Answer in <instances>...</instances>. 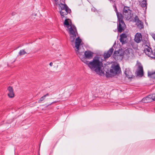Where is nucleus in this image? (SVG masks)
Returning a JSON list of instances; mask_svg holds the SVG:
<instances>
[{
  "mask_svg": "<svg viewBox=\"0 0 155 155\" xmlns=\"http://www.w3.org/2000/svg\"><path fill=\"white\" fill-rule=\"evenodd\" d=\"M92 71H94L99 75L104 74V70L102 62L100 61L98 57L94 58L92 61L86 64Z\"/></svg>",
  "mask_w": 155,
  "mask_h": 155,
  "instance_id": "nucleus-1",
  "label": "nucleus"
},
{
  "mask_svg": "<svg viewBox=\"0 0 155 155\" xmlns=\"http://www.w3.org/2000/svg\"><path fill=\"white\" fill-rule=\"evenodd\" d=\"M113 7L114 9V11L116 12L117 18V31L118 32L121 33L126 28V25L123 20V17L121 13L118 12L115 4L113 5Z\"/></svg>",
  "mask_w": 155,
  "mask_h": 155,
  "instance_id": "nucleus-2",
  "label": "nucleus"
},
{
  "mask_svg": "<svg viewBox=\"0 0 155 155\" xmlns=\"http://www.w3.org/2000/svg\"><path fill=\"white\" fill-rule=\"evenodd\" d=\"M106 72V76L107 77H111L112 76H114L119 74L121 72L119 64L116 65H113L111 66L109 71L108 69Z\"/></svg>",
  "mask_w": 155,
  "mask_h": 155,
  "instance_id": "nucleus-3",
  "label": "nucleus"
},
{
  "mask_svg": "<svg viewBox=\"0 0 155 155\" xmlns=\"http://www.w3.org/2000/svg\"><path fill=\"white\" fill-rule=\"evenodd\" d=\"M67 29L70 36V40L73 43L75 39L77 38L76 35L78 34V32L76 28L74 25H73Z\"/></svg>",
  "mask_w": 155,
  "mask_h": 155,
  "instance_id": "nucleus-4",
  "label": "nucleus"
},
{
  "mask_svg": "<svg viewBox=\"0 0 155 155\" xmlns=\"http://www.w3.org/2000/svg\"><path fill=\"white\" fill-rule=\"evenodd\" d=\"M131 10L130 9V7L124 6L123 10L122 16L127 20H129L132 17V14H131Z\"/></svg>",
  "mask_w": 155,
  "mask_h": 155,
  "instance_id": "nucleus-5",
  "label": "nucleus"
},
{
  "mask_svg": "<svg viewBox=\"0 0 155 155\" xmlns=\"http://www.w3.org/2000/svg\"><path fill=\"white\" fill-rule=\"evenodd\" d=\"M81 42V39L79 37H78L75 40V41L74 42L75 47L76 48V50H75V51L81 60V58L84 57V55H83V52H80L79 51V46L80 45Z\"/></svg>",
  "mask_w": 155,
  "mask_h": 155,
  "instance_id": "nucleus-6",
  "label": "nucleus"
},
{
  "mask_svg": "<svg viewBox=\"0 0 155 155\" xmlns=\"http://www.w3.org/2000/svg\"><path fill=\"white\" fill-rule=\"evenodd\" d=\"M93 53L90 51H87L84 52V57L81 58V61L87 64L89 61L87 60V59H90L92 58Z\"/></svg>",
  "mask_w": 155,
  "mask_h": 155,
  "instance_id": "nucleus-7",
  "label": "nucleus"
},
{
  "mask_svg": "<svg viewBox=\"0 0 155 155\" xmlns=\"http://www.w3.org/2000/svg\"><path fill=\"white\" fill-rule=\"evenodd\" d=\"M153 101H155V94L149 95L142 100V101L144 103L151 102Z\"/></svg>",
  "mask_w": 155,
  "mask_h": 155,
  "instance_id": "nucleus-8",
  "label": "nucleus"
},
{
  "mask_svg": "<svg viewBox=\"0 0 155 155\" xmlns=\"http://www.w3.org/2000/svg\"><path fill=\"white\" fill-rule=\"evenodd\" d=\"M59 9L61 18L63 20L64 17L67 18L66 17H65V15H67L68 13H70L71 12V9L68 7H67V8L62 10H60V8H59Z\"/></svg>",
  "mask_w": 155,
  "mask_h": 155,
  "instance_id": "nucleus-9",
  "label": "nucleus"
},
{
  "mask_svg": "<svg viewBox=\"0 0 155 155\" xmlns=\"http://www.w3.org/2000/svg\"><path fill=\"white\" fill-rule=\"evenodd\" d=\"M114 51L113 47L110 48L106 53H104V59H107L110 57Z\"/></svg>",
  "mask_w": 155,
  "mask_h": 155,
  "instance_id": "nucleus-10",
  "label": "nucleus"
},
{
  "mask_svg": "<svg viewBox=\"0 0 155 155\" xmlns=\"http://www.w3.org/2000/svg\"><path fill=\"white\" fill-rule=\"evenodd\" d=\"M137 76H142L143 74V67L141 65L138 66L137 70Z\"/></svg>",
  "mask_w": 155,
  "mask_h": 155,
  "instance_id": "nucleus-11",
  "label": "nucleus"
},
{
  "mask_svg": "<svg viewBox=\"0 0 155 155\" xmlns=\"http://www.w3.org/2000/svg\"><path fill=\"white\" fill-rule=\"evenodd\" d=\"M142 40V36L141 33H137L135 36V41L137 43H139Z\"/></svg>",
  "mask_w": 155,
  "mask_h": 155,
  "instance_id": "nucleus-12",
  "label": "nucleus"
},
{
  "mask_svg": "<svg viewBox=\"0 0 155 155\" xmlns=\"http://www.w3.org/2000/svg\"><path fill=\"white\" fill-rule=\"evenodd\" d=\"M124 73L126 76L129 78H132V73L130 70L129 68H126L125 69Z\"/></svg>",
  "mask_w": 155,
  "mask_h": 155,
  "instance_id": "nucleus-13",
  "label": "nucleus"
},
{
  "mask_svg": "<svg viewBox=\"0 0 155 155\" xmlns=\"http://www.w3.org/2000/svg\"><path fill=\"white\" fill-rule=\"evenodd\" d=\"M8 96L10 98H13L14 97V94L12 87L9 86L8 88Z\"/></svg>",
  "mask_w": 155,
  "mask_h": 155,
  "instance_id": "nucleus-14",
  "label": "nucleus"
},
{
  "mask_svg": "<svg viewBox=\"0 0 155 155\" xmlns=\"http://www.w3.org/2000/svg\"><path fill=\"white\" fill-rule=\"evenodd\" d=\"M70 23H71V21L70 19L69 18H66L64 20V25L65 27L67 28H69L71 26H72Z\"/></svg>",
  "mask_w": 155,
  "mask_h": 155,
  "instance_id": "nucleus-15",
  "label": "nucleus"
},
{
  "mask_svg": "<svg viewBox=\"0 0 155 155\" xmlns=\"http://www.w3.org/2000/svg\"><path fill=\"white\" fill-rule=\"evenodd\" d=\"M113 56L115 60H118L120 58L121 54L120 53L119 51H115L114 52Z\"/></svg>",
  "mask_w": 155,
  "mask_h": 155,
  "instance_id": "nucleus-16",
  "label": "nucleus"
},
{
  "mask_svg": "<svg viewBox=\"0 0 155 155\" xmlns=\"http://www.w3.org/2000/svg\"><path fill=\"white\" fill-rule=\"evenodd\" d=\"M137 26L138 28L141 29L143 28V23L140 21L137 22Z\"/></svg>",
  "mask_w": 155,
  "mask_h": 155,
  "instance_id": "nucleus-17",
  "label": "nucleus"
},
{
  "mask_svg": "<svg viewBox=\"0 0 155 155\" xmlns=\"http://www.w3.org/2000/svg\"><path fill=\"white\" fill-rule=\"evenodd\" d=\"M58 5L59 6V8H60V10L64 9L67 8V7H68L65 4H64L61 3H60V4H58Z\"/></svg>",
  "mask_w": 155,
  "mask_h": 155,
  "instance_id": "nucleus-18",
  "label": "nucleus"
},
{
  "mask_svg": "<svg viewBox=\"0 0 155 155\" xmlns=\"http://www.w3.org/2000/svg\"><path fill=\"white\" fill-rule=\"evenodd\" d=\"M151 51H152L151 48L148 47L144 49V52L147 55H148L150 53Z\"/></svg>",
  "mask_w": 155,
  "mask_h": 155,
  "instance_id": "nucleus-19",
  "label": "nucleus"
},
{
  "mask_svg": "<svg viewBox=\"0 0 155 155\" xmlns=\"http://www.w3.org/2000/svg\"><path fill=\"white\" fill-rule=\"evenodd\" d=\"M148 75L152 77L155 78V71L148 72Z\"/></svg>",
  "mask_w": 155,
  "mask_h": 155,
  "instance_id": "nucleus-20",
  "label": "nucleus"
},
{
  "mask_svg": "<svg viewBox=\"0 0 155 155\" xmlns=\"http://www.w3.org/2000/svg\"><path fill=\"white\" fill-rule=\"evenodd\" d=\"M148 56L151 58H153L154 59H155V52H154V53L152 51H151L150 53L148 55Z\"/></svg>",
  "mask_w": 155,
  "mask_h": 155,
  "instance_id": "nucleus-21",
  "label": "nucleus"
},
{
  "mask_svg": "<svg viewBox=\"0 0 155 155\" xmlns=\"http://www.w3.org/2000/svg\"><path fill=\"white\" fill-rule=\"evenodd\" d=\"M147 0H143L141 4V6L143 8L146 7Z\"/></svg>",
  "mask_w": 155,
  "mask_h": 155,
  "instance_id": "nucleus-22",
  "label": "nucleus"
},
{
  "mask_svg": "<svg viewBox=\"0 0 155 155\" xmlns=\"http://www.w3.org/2000/svg\"><path fill=\"white\" fill-rule=\"evenodd\" d=\"M49 95V94L48 93H47L45 95H44L43 96L41 97L39 101V102H41L43 101L45 98V97L48 96Z\"/></svg>",
  "mask_w": 155,
  "mask_h": 155,
  "instance_id": "nucleus-23",
  "label": "nucleus"
},
{
  "mask_svg": "<svg viewBox=\"0 0 155 155\" xmlns=\"http://www.w3.org/2000/svg\"><path fill=\"white\" fill-rule=\"evenodd\" d=\"M26 54H27V53L23 49L21 50L19 53V55H23Z\"/></svg>",
  "mask_w": 155,
  "mask_h": 155,
  "instance_id": "nucleus-24",
  "label": "nucleus"
},
{
  "mask_svg": "<svg viewBox=\"0 0 155 155\" xmlns=\"http://www.w3.org/2000/svg\"><path fill=\"white\" fill-rule=\"evenodd\" d=\"M134 21L135 22H137V21H140L137 16L136 15L134 18Z\"/></svg>",
  "mask_w": 155,
  "mask_h": 155,
  "instance_id": "nucleus-25",
  "label": "nucleus"
},
{
  "mask_svg": "<svg viewBox=\"0 0 155 155\" xmlns=\"http://www.w3.org/2000/svg\"><path fill=\"white\" fill-rule=\"evenodd\" d=\"M120 38H127V36L125 34V33H122L120 35Z\"/></svg>",
  "mask_w": 155,
  "mask_h": 155,
  "instance_id": "nucleus-26",
  "label": "nucleus"
},
{
  "mask_svg": "<svg viewBox=\"0 0 155 155\" xmlns=\"http://www.w3.org/2000/svg\"><path fill=\"white\" fill-rule=\"evenodd\" d=\"M124 38H120V41L122 43V44H123V43H124L125 41H124Z\"/></svg>",
  "mask_w": 155,
  "mask_h": 155,
  "instance_id": "nucleus-27",
  "label": "nucleus"
},
{
  "mask_svg": "<svg viewBox=\"0 0 155 155\" xmlns=\"http://www.w3.org/2000/svg\"><path fill=\"white\" fill-rule=\"evenodd\" d=\"M151 35L152 36V38L155 41V33H152L151 34Z\"/></svg>",
  "mask_w": 155,
  "mask_h": 155,
  "instance_id": "nucleus-28",
  "label": "nucleus"
},
{
  "mask_svg": "<svg viewBox=\"0 0 155 155\" xmlns=\"http://www.w3.org/2000/svg\"><path fill=\"white\" fill-rule=\"evenodd\" d=\"M49 65H50V66H52L53 65V63L52 62H51L49 64Z\"/></svg>",
  "mask_w": 155,
  "mask_h": 155,
  "instance_id": "nucleus-29",
  "label": "nucleus"
},
{
  "mask_svg": "<svg viewBox=\"0 0 155 155\" xmlns=\"http://www.w3.org/2000/svg\"><path fill=\"white\" fill-rule=\"evenodd\" d=\"M12 15H15V13H14V12L12 13Z\"/></svg>",
  "mask_w": 155,
  "mask_h": 155,
  "instance_id": "nucleus-30",
  "label": "nucleus"
}]
</instances>
